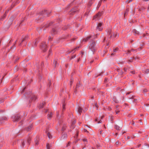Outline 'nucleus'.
Listing matches in <instances>:
<instances>
[{
    "mask_svg": "<svg viewBox=\"0 0 149 149\" xmlns=\"http://www.w3.org/2000/svg\"><path fill=\"white\" fill-rule=\"evenodd\" d=\"M92 148V149H94V148Z\"/></svg>",
    "mask_w": 149,
    "mask_h": 149,
    "instance_id": "59",
    "label": "nucleus"
},
{
    "mask_svg": "<svg viewBox=\"0 0 149 149\" xmlns=\"http://www.w3.org/2000/svg\"><path fill=\"white\" fill-rule=\"evenodd\" d=\"M12 118L14 122L17 121L20 119V116L18 115H15L13 116Z\"/></svg>",
    "mask_w": 149,
    "mask_h": 149,
    "instance_id": "2",
    "label": "nucleus"
},
{
    "mask_svg": "<svg viewBox=\"0 0 149 149\" xmlns=\"http://www.w3.org/2000/svg\"><path fill=\"white\" fill-rule=\"evenodd\" d=\"M133 59V58H131V59H129L128 61L129 62H132V60Z\"/></svg>",
    "mask_w": 149,
    "mask_h": 149,
    "instance_id": "31",
    "label": "nucleus"
},
{
    "mask_svg": "<svg viewBox=\"0 0 149 149\" xmlns=\"http://www.w3.org/2000/svg\"><path fill=\"white\" fill-rule=\"evenodd\" d=\"M35 143L36 145H38V141H35Z\"/></svg>",
    "mask_w": 149,
    "mask_h": 149,
    "instance_id": "36",
    "label": "nucleus"
},
{
    "mask_svg": "<svg viewBox=\"0 0 149 149\" xmlns=\"http://www.w3.org/2000/svg\"><path fill=\"white\" fill-rule=\"evenodd\" d=\"M145 72L147 74L149 72V69H146L145 70Z\"/></svg>",
    "mask_w": 149,
    "mask_h": 149,
    "instance_id": "26",
    "label": "nucleus"
},
{
    "mask_svg": "<svg viewBox=\"0 0 149 149\" xmlns=\"http://www.w3.org/2000/svg\"><path fill=\"white\" fill-rule=\"evenodd\" d=\"M131 149H134L133 148H132Z\"/></svg>",
    "mask_w": 149,
    "mask_h": 149,
    "instance_id": "64",
    "label": "nucleus"
},
{
    "mask_svg": "<svg viewBox=\"0 0 149 149\" xmlns=\"http://www.w3.org/2000/svg\"><path fill=\"white\" fill-rule=\"evenodd\" d=\"M49 52H51V50H49Z\"/></svg>",
    "mask_w": 149,
    "mask_h": 149,
    "instance_id": "58",
    "label": "nucleus"
},
{
    "mask_svg": "<svg viewBox=\"0 0 149 149\" xmlns=\"http://www.w3.org/2000/svg\"><path fill=\"white\" fill-rule=\"evenodd\" d=\"M130 93H127V94H129Z\"/></svg>",
    "mask_w": 149,
    "mask_h": 149,
    "instance_id": "56",
    "label": "nucleus"
},
{
    "mask_svg": "<svg viewBox=\"0 0 149 149\" xmlns=\"http://www.w3.org/2000/svg\"><path fill=\"white\" fill-rule=\"evenodd\" d=\"M26 37H24L23 39V40H22V42H21L19 44V45H20L22 43V42H23L26 39Z\"/></svg>",
    "mask_w": 149,
    "mask_h": 149,
    "instance_id": "24",
    "label": "nucleus"
},
{
    "mask_svg": "<svg viewBox=\"0 0 149 149\" xmlns=\"http://www.w3.org/2000/svg\"><path fill=\"white\" fill-rule=\"evenodd\" d=\"M128 9H127L126 10V11L125 12V13H124V17H125L126 15V13L128 11Z\"/></svg>",
    "mask_w": 149,
    "mask_h": 149,
    "instance_id": "25",
    "label": "nucleus"
},
{
    "mask_svg": "<svg viewBox=\"0 0 149 149\" xmlns=\"http://www.w3.org/2000/svg\"><path fill=\"white\" fill-rule=\"evenodd\" d=\"M51 39V38H49V39Z\"/></svg>",
    "mask_w": 149,
    "mask_h": 149,
    "instance_id": "62",
    "label": "nucleus"
},
{
    "mask_svg": "<svg viewBox=\"0 0 149 149\" xmlns=\"http://www.w3.org/2000/svg\"><path fill=\"white\" fill-rule=\"evenodd\" d=\"M47 136L50 139L52 138V136L51 135L49 132H48L47 134Z\"/></svg>",
    "mask_w": 149,
    "mask_h": 149,
    "instance_id": "14",
    "label": "nucleus"
},
{
    "mask_svg": "<svg viewBox=\"0 0 149 149\" xmlns=\"http://www.w3.org/2000/svg\"><path fill=\"white\" fill-rule=\"evenodd\" d=\"M107 32L108 34H110L111 32V30L110 29H109L107 30Z\"/></svg>",
    "mask_w": 149,
    "mask_h": 149,
    "instance_id": "16",
    "label": "nucleus"
},
{
    "mask_svg": "<svg viewBox=\"0 0 149 149\" xmlns=\"http://www.w3.org/2000/svg\"><path fill=\"white\" fill-rule=\"evenodd\" d=\"M83 141H87V139H84Z\"/></svg>",
    "mask_w": 149,
    "mask_h": 149,
    "instance_id": "40",
    "label": "nucleus"
},
{
    "mask_svg": "<svg viewBox=\"0 0 149 149\" xmlns=\"http://www.w3.org/2000/svg\"><path fill=\"white\" fill-rule=\"evenodd\" d=\"M47 45L45 43L43 42L41 45V48L44 52L46 50Z\"/></svg>",
    "mask_w": 149,
    "mask_h": 149,
    "instance_id": "3",
    "label": "nucleus"
},
{
    "mask_svg": "<svg viewBox=\"0 0 149 149\" xmlns=\"http://www.w3.org/2000/svg\"><path fill=\"white\" fill-rule=\"evenodd\" d=\"M66 29V27H65V28H64L63 29H64V30H65V29Z\"/></svg>",
    "mask_w": 149,
    "mask_h": 149,
    "instance_id": "53",
    "label": "nucleus"
},
{
    "mask_svg": "<svg viewBox=\"0 0 149 149\" xmlns=\"http://www.w3.org/2000/svg\"><path fill=\"white\" fill-rule=\"evenodd\" d=\"M119 111H116V114H118V112H119Z\"/></svg>",
    "mask_w": 149,
    "mask_h": 149,
    "instance_id": "39",
    "label": "nucleus"
},
{
    "mask_svg": "<svg viewBox=\"0 0 149 149\" xmlns=\"http://www.w3.org/2000/svg\"><path fill=\"white\" fill-rule=\"evenodd\" d=\"M133 32L134 33V34H139V32L136 30H134Z\"/></svg>",
    "mask_w": 149,
    "mask_h": 149,
    "instance_id": "15",
    "label": "nucleus"
},
{
    "mask_svg": "<svg viewBox=\"0 0 149 149\" xmlns=\"http://www.w3.org/2000/svg\"><path fill=\"white\" fill-rule=\"evenodd\" d=\"M130 51H129L128 52V53H127V54H129V52H130Z\"/></svg>",
    "mask_w": 149,
    "mask_h": 149,
    "instance_id": "52",
    "label": "nucleus"
},
{
    "mask_svg": "<svg viewBox=\"0 0 149 149\" xmlns=\"http://www.w3.org/2000/svg\"><path fill=\"white\" fill-rule=\"evenodd\" d=\"M137 99H134V101L135 102H136Z\"/></svg>",
    "mask_w": 149,
    "mask_h": 149,
    "instance_id": "42",
    "label": "nucleus"
},
{
    "mask_svg": "<svg viewBox=\"0 0 149 149\" xmlns=\"http://www.w3.org/2000/svg\"><path fill=\"white\" fill-rule=\"evenodd\" d=\"M103 116H102V117H101V119H102V118H103Z\"/></svg>",
    "mask_w": 149,
    "mask_h": 149,
    "instance_id": "54",
    "label": "nucleus"
},
{
    "mask_svg": "<svg viewBox=\"0 0 149 149\" xmlns=\"http://www.w3.org/2000/svg\"><path fill=\"white\" fill-rule=\"evenodd\" d=\"M83 54H84L83 52H81V54H82V55Z\"/></svg>",
    "mask_w": 149,
    "mask_h": 149,
    "instance_id": "55",
    "label": "nucleus"
},
{
    "mask_svg": "<svg viewBox=\"0 0 149 149\" xmlns=\"http://www.w3.org/2000/svg\"><path fill=\"white\" fill-rule=\"evenodd\" d=\"M25 88H26L25 87L22 90V91L21 92V93H23L25 89Z\"/></svg>",
    "mask_w": 149,
    "mask_h": 149,
    "instance_id": "33",
    "label": "nucleus"
},
{
    "mask_svg": "<svg viewBox=\"0 0 149 149\" xmlns=\"http://www.w3.org/2000/svg\"><path fill=\"white\" fill-rule=\"evenodd\" d=\"M76 123V121L74 120L72 123V124H74Z\"/></svg>",
    "mask_w": 149,
    "mask_h": 149,
    "instance_id": "35",
    "label": "nucleus"
},
{
    "mask_svg": "<svg viewBox=\"0 0 149 149\" xmlns=\"http://www.w3.org/2000/svg\"><path fill=\"white\" fill-rule=\"evenodd\" d=\"M92 4V3H91V1H89V5L90 6H91V5Z\"/></svg>",
    "mask_w": 149,
    "mask_h": 149,
    "instance_id": "37",
    "label": "nucleus"
},
{
    "mask_svg": "<svg viewBox=\"0 0 149 149\" xmlns=\"http://www.w3.org/2000/svg\"><path fill=\"white\" fill-rule=\"evenodd\" d=\"M105 40V38H104V40Z\"/></svg>",
    "mask_w": 149,
    "mask_h": 149,
    "instance_id": "63",
    "label": "nucleus"
},
{
    "mask_svg": "<svg viewBox=\"0 0 149 149\" xmlns=\"http://www.w3.org/2000/svg\"><path fill=\"white\" fill-rule=\"evenodd\" d=\"M36 98L37 96L35 95H33L31 97L32 100L34 101L36 100Z\"/></svg>",
    "mask_w": 149,
    "mask_h": 149,
    "instance_id": "9",
    "label": "nucleus"
},
{
    "mask_svg": "<svg viewBox=\"0 0 149 149\" xmlns=\"http://www.w3.org/2000/svg\"><path fill=\"white\" fill-rule=\"evenodd\" d=\"M82 109L80 107H79L77 109V112L80 114L82 112Z\"/></svg>",
    "mask_w": 149,
    "mask_h": 149,
    "instance_id": "7",
    "label": "nucleus"
},
{
    "mask_svg": "<svg viewBox=\"0 0 149 149\" xmlns=\"http://www.w3.org/2000/svg\"><path fill=\"white\" fill-rule=\"evenodd\" d=\"M95 106L97 108H98V106L96 104H95Z\"/></svg>",
    "mask_w": 149,
    "mask_h": 149,
    "instance_id": "41",
    "label": "nucleus"
},
{
    "mask_svg": "<svg viewBox=\"0 0 149 149\" xmlns=\"http://www.w3.org/2000/svg\"><path fill=\"white\" fill-rule=\"evenodd\" d=\"M102 25V23H99L97 27L96 30L99 31H100L102 30V28L101 27Z\"/></svg>",
    "mask_w": 149,
    "mask_h": 149,
    "instance_id": "5",
    "label": "nucleus"
},
{
    "mask_svg": "<svg viewBox=\"0 0 149 149\" xmlns=\"http://www.w3.org/2000/svg\"><path fill=\"white\" fill-rule=\"evenodd\" d=\"M78 136V134H76V136H75V137H77Z\"/></svg>",
    "mask_w": 149,
    "mask_h": 149,
    "instance_id": "46",
    "label": "nucleus"
},
{
    "mask_svg": "<svg viewBox=\"0 0 149 149\" xmlns=\"http://www.w3.org/2000/svg\"><path fill=\"white\" fill-rule=\"evenodd\" d=\"M95 121H97L98 123H100L102 122V121H101V120H100V118H99V119H98V118H96L95 120Z\"/></svg>",
    "mask_w": 149,
    "mask_h": 149,
    "instance_id": "12",
    "label": "nucleus"
},
{
    "mask_svg": "<svg viewBox=\"0 0 149 149\" xmlns=\"http://www.w3.org/2000/svg\"><path fill=\"white\" fill-rule=\"evenodd\" d=\"M46 11L45 10L44 12L43 13V12H42V13H41L40 14V16L39 18V20L40 19L42 18V16H44V17H46L47 16V15L46 13Z\"/></svg>",
    "mask_w": 149,
    "mask_h": 149,
    "instance_id": "4",
    "label": "nucleus"
},
{
    "mask_svg": "<svg viewBox=\"0 0 149 149\" xmlns=\"http://www.w3.org/2000/svg\"><path fill=\"white\" fill-rule=\"evenodd\" d=\"M62 124H61V123H59L58 125H57L58 128L59 126H62ZM58 128H57V130Z\"/></svg>",
    "mask_w": 149,
    "mask_h": 149,
    "instance_id": "29",
    "label": "nucleus"
},
{
    "mask_svg": "<svg viewBox=\"0 0 149 149\" xmlns=\"http://www.w3.org/2000/svg\"><path fill=\"white\" fill-rule=\"evenodd\" d=\"M59 31L58 30H57V28L54 29H52V31L54 34H56L57 32V31Z\"/></svg>",
    "mask_w": 149,
    "mask_h": 149,
    "instance_id": "8",
    "label": "nucleus"
},
{
    "mask_svg": "<svg viewBox=\"0 0 149 149\" xmlns=\"http://www.w3.org/2000/svg\"><path fill=\"white\" fill-rule=\"evenodd\" d=\"M84 130V131L85 132H87V130H85V129Z\"/></svg>",
    "mask_w": 149,
    "mask_h": 149,
    "instance_id": "48",
    "label": "nucleus"
},
{
    "mask_svg": "<svg viewBox=\"0 0 149 149\" xmlns=\"http://www.w3.org/2000/svg\"><path fill=\"white\" fill-rule=\"evenodd\" d=\"M119 142L118 141H117L116 142V144L117 145H118L119 144Z\"/></svg>",
    "mask_w": 149,
    "mask_h": 149,
    "instance_id": "34",
    "label": "nucleus"
},
{
    "mask_svg": "<svg viewBox=\"0 0 149 149\" xmlns=\"http://www.w3.org/2000/svg\"><path fill=\"white\" fill-rule=\"evenodd\" d=\"M118 48H116L115 49H114V52L112 53L111 54L112 55H113L115 54L114 52H116L118 50Z\"/></svg>",
    "mask_w": 149,
    "mask_h": 149,
    "instance_id": "17",
    "label": "nucleus"
},
{
    "mask_svg": "<svg viewBox=\"0 0 149 149\" xmlns=\"http://www.w3.org/2000/svg\"><path fill=\"white\" fill-rule=\"evenodd\" d=\"M143 91H144V92H146V90H143Z\"/></svg>",
    "mask_w": 149,
    "mask_h": 149,
    "instance_id": "50",
    "label": "nucleus"
},
{
    "mask_svg": "<svg viewBox=\"0 0 149 149\" xmlns=\"http://www.w3.org/2000/svg\"><path fill=\"white\" fill-rule=\"evenodd\" d=\"M111 36L110 37V38H111Z\"/></svg>",
    "mask_w": 149,
    "mask_h": 149,
    "instance_id": "61",
    "label": "nucleus"
},
{
    "mask_svg": "<svg viewBox=\"0 0 149 149\" xmlns=\"http://www.w3.org/2000/svg\"><path fill=\"white\" fill-rule=\"evenodd\" d=\"M134 71H132V74H134Z\"/></svg>",
    "mask_w": 149,
    "mask_h": 149,
    "instance_id": "45",
    "label": "nucleus"
},
{
    "mask_svg": "<svg viewBox=\"0 0 149 149\" xmlns=\"http://www.w3.org/2000/svg\"><path fill=\"white\" fill-rule=\"evenodd\" d=\"M31 139L30 138H28L27 139V142L28 143V145H29V141H31Z\"/></svg>",
    "mask_w": 149,
    "mask_h": 149,
    "instance_id": "22",
    "label": "nucleus"
},
{
    "mask_svg": "<svg viewBox=\"0 0 149 149\" xmlns=\"http://www.w3.org/2000/svg\"><path fill=\"white\" fill-rule=\"evenodd\" d=\"M79 47H76L75 49H74L72 50L71 52H72L73 51H74V50L76 51V50H77V49L78 48H79Z\"/></svg>",
    "mask_w": 149,
    "mask_h": 149,
    "instance_id": "28",
    "label": "nucleus"
},
{
    "mask_svg": "<svg viewBox=\"0 0 149 149\" xmlns=\"http://www.w3.org/2000/svg\"><path fill=\"white\" fill-rule=\"evenodd\" d=\"M117 34H116V35L114 36V37L116 38L117 36Z\"/></svg>",
    "mask_w": 149,
    "mask_h": 149,
    "instance_id": "47",
    "label": "nucleus"
},
{
    "mask_svg": "<svg viewBox=\"0 0 149 149\" xmlns=\"http://www.w3.org/2000/svg\"><path fill=\"white\" fill-rule=\"evenodd\" d=\"M70 144V142H69L67 146V147H68V146H69Z\"/></svg>",
    "mask_w": 149,
    "mask_h": 149,
    "instance_id": "43",
    "label": "nucleus"
},
{
    "mask_svg": "<svg viewBox=\"0 0 149 149\" xmlns=\"http://www.w3.org/2000/svg\"><path fill=\"white\" fill-rule=\"evenodd\" d=\"M102 15L101 13H98L97 14H96L94 17L93 19H95L96 18H98L99 17H100Z\"/></svg>",
    "mask_w": 149,
    "mask_h": 149,
    "instance_id": "6",
    "label": "nucleus"
},
{
    "mask_svg": "<svg viewBox=\"0 0 149 149\" xmlns=\"http://www.w3.org/2000/svg\"><path fill=\"white\" fill-rule=\"evenodd\" d=\"M65 126H63L62 127V131H63L65 130Z\"/></svg>",
    "mask_w": 149,
    "mask_h": 149,
    "instance_id": "30",
    "label": "nucleus"
},
{
    "mask_svg": "<svg viewBox=\"0 0 149 149\" xmlns=\"http://www.w3.org/2000/svg\"><path fill=\"white\" fill-rule=\"evenodd\" d=\"M56 63H57V61H56L55 60L54 61L53 64L54 65L55 67L56 66Z\"/></svg>",
    "mask_w": 149,
    "mask_h": 149,
    "instance_id": "23",
    "label": "nucleus"
},
{
    "mask_svg": "<svg viewBox=\"0 0 149 149\" xmlns=\"http://www.w3.org/2000/svg\"><path fill=\"white\" fill-rule=\"evenodd\" d=\"M32 127V126L31 125L30 127H28L26 128V130L27 131H29V130H31V129Z\"/></svg>",
    "mask_w": 149,
    "mask_h": 149,
    "instance_id": "19",
    "label": "nucleus"
},
{
    "mask_svg": "<svg viewBox=\"0 0 149 149\" xmlns=\"http://www.w3.org/2000/svg\"><path fill=\"white\" fill-rule=\"evenodd\" d=\"M89 49L91 51V54H93L94 53V52L97 49V47L96 46V44L95 42L92 41L91 42L89 47Z\"/></svg>",
    "mask_w": 149,
    "mask_h": 149,
    "instance_id": "1",
    "label": "nucleus"
},
{
    "mask_svg": "<svg viewBox=\"0 0 149 149\" xmlns=\"http://www.w3.org/2000/svg\"><path fill=\"white\" fill-rule=\"evenodd\" d=\"M106 1V0H104V1Z\"/></svg>",
    "mask_w": 149,
    "mask_h": 149,
    "instance_id": "60",
    "label": "nucleus"
},
{
    "mask_svg": "<svg viewBox=\"0 0 149 149\" xmlns=\"http://www.w3.org/2000/svg\"><path fill=\"white\" fill-rule=\"evenodd\" d=\"M140 145H139V146H138V147H140Z\"/></svg>",
    "mask_w": 149,
    "mask_h": 149,
    "instance_id": "57",
    "label": "nucleus"
},
{
    "mask_svg": "<svg viewBox=\"0 0 149 149\" xmlns=\"http://www.w3.org/2000/svg\"><path fill=\"white\" fill-rule=\"evenodd\" d=\"M124 69L125 71V72L127 71V69H125V68H124Z\"/></svg>",
    "mask_w": 149,
    "mask_h": 149,
    "instance_id": "49",
    "label": "nucleus"
},
{
    "mask_svg": "<svg viewBox=\"0 0 149 149\" xmlns=\"http://www.w3.org/2000/svg\"><path fill=\"white\" fill-rule=\"evenodd\" d=\"M64 104H63V109H64Z\"/></svg>",
    "mask_w": 149,
    "mask_h": 149,
    "instance_id": "44",
    "label": "nucleus"
},
{
    "mask_svg": "<svg viewBox=\"0 0 149 149\" xmlns=\"http://www.w3.org/2000/svg\"><path fill=\"white\" fill-rule=\"evenodd\" d=\"M91 36H89L87 37L86 38L84 39L83 40V41H85V42H86L90 38H91Z\"/></svg>",
    "mask_w": 149,
    "mask_h": 149,
    "instance_id": "10",
    "label": "nucleus"
},
{
    "mask_svg": "<svg viewBox=\"0 0 149 149\" xmlns=\"http://www.w3.org/2000/svg\"><path fill=\"white\" fill-rule=\"evenodd\" d=\"M107 79H105V81H107Z\"/></svg>",
    "mask_w": 149,
    "mask_h": 149,
    "instance_id": "51",
    "label": "nucleus"
},
{
    "mask_svg": "<svg viewBox=\"0 0 149 149\" xmlns=\"http://www.w3.org/2000/svg\"><path fill=\"white\" fill-rule=\"evenodd\" d=\"M101 2H99V3L98 4V5H97V7H98V8L100 7V6L101 5Z\"/></svg>",
    "mask_w": 149,
    "mask_h": 149,
    "instance_id": "32",
    "label": "nucleus"
},
{
    "mask_svg": "<svg viewBox=\"0 0 149 149\" xmlns=\"http://www.w3.org/2000/svg\"><path fill=\"white\" fill-rule=\"evenodd\" d=\"M75 57V55L74 56H72V57H71V59H72V58H74Z\"/></svg>",
    "mask_w": 149,
    "mask_h": 149,
    "instance_id": "38",
    "label": "nucleus"
},
{
    "mask_svg": "<svg viewBox=\"0 0 149 149\" xmlns=\"http://www.w3.org/2000/svg\"><path fill=\"white\" fill-rule=\"evenodd\" d=\"M45 103H42L41 104H40V108H42L43 107V106L44 105Z\"/></svg>",
    "mask_w": 149,
    "mask_h": 149,
    "instance_id": "20",
    "label": "nucleus"
},
{
    "mask_svg": "<svg viewBox=\"0 0 149 149\" xmlns=\"http://www.w3.org/2000/svg\"><path fill=\"white\" fill-rule=\"evenodd\" d=\"M132 1V0H126V2L128 3Z\"/></svg>",
    "mask_w": 149,
    "mask_h": 149,
    "instance_id": "27",
    "label": "nucleus"
},
{
    "mask_svg": "<svg viewBox=\"0 0 149 149\" xmlns=\"http://www.w3.org/2000/svg\"><path fill=\"white\" fill-rule=\"evenodd\" d=\"M25 142L24 141H22L21 147H23L25 145Z\"/></svg>",
    "mask_w": 149,
    "mask_h": 149,
    "instance_id": "21",
    "label": "nucleus"
},
{
    "mask_svg": "<svg viewBox=\"0 0 149 149\" xmlns=\"http://www.w3.org/2000/svg\"><path fill=\"white\" fill-rule=\"evenodd\" d=\"M52 114L51 112L49 114H48V119H50L52 116Z\"/></svg>",
    "mask_w": 149,
    "mask_h": 149,
    "instance_id": "13",
    "label": "nucleus"
},
{
    "mask_svg": "<svg viewBox=\"0 0 149 149\" xmlns=\"http://www.w3.org/2000/svg\"><path fill=\"white\" fill-rule=\"evenodd\" d=\"M51 146L48 143H47L46 145L47 149H50Z\"/></svg>",
    "mask_w": 149,
    "mask_h": 149,
    "instance_id": "11",
    "label": "nucleus"
},
{
    "mask_svg": "<svg viewBox=\"0 0 149 149\" xmlns=\"http://www.w3.org/2000/svg\"><path fill=\"white\" fill-rule=\"evenodd\" d=\"M115 128L116 130H119L120 129V127L118 125H116Z\"/></svg>",
    "mask_w": 149,
    "mask_h": 149,
    "instance_id": "18",
    "label": "nucleus"
}]
</instances>
